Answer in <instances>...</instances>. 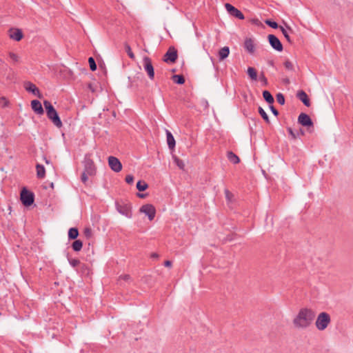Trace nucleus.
Listing matches in <instances>:
<instances>
[{"label":"nucleus","instance_id":"3","mask_svg":"<svg viewBox=\"0 0 353 353\" xmlns=\"http://www.w3.org/2000/svg\"><path fill=\"white\" fill-rule=\"evenodd\" d=\"M330 316L327 312H321L316 320V327L319 330H325L330 323Z\"/></svg>","mask_w":353,"mask_h":353},{"label":"nucleus","instance_id":"4","mask_svg":"<svg viewBox=\"0 0 353 353\" xmlns=\"http://www.w3.org/2000/svg\"><path fill=\"white\" fill-rule=\"evenodd\" d=\"M21 201L23 205L25 206L31 205L34 201V194L28 190L26 188H23L20 194Z\"/></svg>","mask_w":353,"mask_h":353},{"label":"nucleus","instance_id":"50","mask_svg":"<svg viewBox=\"0 0 353 353\" xmlns=\"http://www.w3.org/2000/svg\"><path fill=\"white\" fill-rule=\"evenodd\" d=\"M150 257L152 259H158L159 254L157 253L153 252L151 254Z\"/></svg>","mask_w":353,"mask_h":353},{"label":"nucleus","instance_id":"17","mask_svg":"<svg viewBox=\"0 0 353 353\" xmlns=\"http://www.w3.org/2000/svg\"><path fill=\"white\" fill-rule=\"evenodd\" d=\"M244 47L249 53L252 54L254 52V43L251 38L245 39Z\"/></svg>","mask_w":353,"mask_h":353},{"label":"nucleus","instance_id":"14","mask_svg":"<svg viewBox=\"0 0 353 353\" xmlns=\"http://www.w3.org/2000/svg\"><path fill=\"white\" fill-rule=\"evenodd\" d=\"M24 87L28 92L32 93L34 95L37 96L39 99H41L43 97L39 90L30 81H26L24 83Z\"/></svg>","mask_w":353,"mask_h":353},{"label":"nucleus","instance_id":"32","mask_svg":"<svg viewBox=\"0 0 353 353\" xmlns=\"http://www.w3.org/2000/svg\"><path fill=\"white\" fill-rule=\"evenodd\" d=\"M124 47H125V52H127L129 57L132 59H134L135 56H134V53L132 52L130 45L128 43H125Z\"/></svg>","mask_w":353,"mask_h":353},{"label":"nucleus","instance_id":"18","mask_svg":"<svg viewBox=\"0 0 353 353\" xmlns=\"http://www.w3.org/2000/svg\"><path fill=\"white\" fill-rule=\"evenodd\" d=\"M285 27L286 28H284L281 26H279V29L281 30V31L282 32L283 36L285 37V38L286 39V40L288 41V42H289L290 43H292V41L291 40V38L289 35V32H292V28L288 26V25H285Z\"/></svg>","mask_w":353,"mask_h":353},{"label":"nucleus","instance_id":"23","mask_svg":"<svg viewBox=\"0 0 353 353\" xmlns=\"http://www.w3.org/2000/svg\"><path fill=\"white\" fill-rule=\"evenodd\" d=\"M36 169H37V176L39 179L44 178L45 175H46V170H45V168L43 167V165L38 163L36 165Z\"/></svg>","mask_w":353,"mask_h":353},{"label":"nucleus","instance_id":"31","mask_svg":"<svg viewBox=\"0 0 353 353\" xmlns=\"http://www.w3.org/2000/svg\"><path fill=\"white\" fill-rule=\"evenodd\" d=\"M173 159H174V161L175 162V163L176 164V165L181 170H184V168H185V163H184V162L181 159H180L179 157H177L175 155L173 156Z\"/></svg>","mask_w":353,"mask_h":353},{"label":"nucleus","instance_id":"41","mask_svg":"<svg viewBox=\"0 0 353 353\" xmlns=\"http://www.w3.org/2000/svg\"><path fill=\"white\" fill-rule=\"evenodd\" d=\"M260 81L262 82L263 85L264 86H266L268 85V79L265 77L264 73L261 72L259 77Z\"/></svg>","mask_w":353,"mask_h":353},{"label":"nucleus","instance_id":"45","mask_svg":"<svg viewBox=\"0 0 353 353\" xmlns=\"http://www.w3.org/2000/svg\"><path fill=\"white\" fill-rule=\"evenodd\" d=\"M125 180L127 183H129V184L132 183L134 181V176L132 174H128L125 176Z\"/></svg>","mask_w":353,"mask_h":353},{"label":"nucleus","instance_id":"44","mask_svg":"<svg viewBox=\"0 0 353 353\" xmlns=\"http://www.w3.org/2000/svg\"><path fill=\"white\" fill-rule=\"evenodd\" d=\"M88 174L86 172H83L81 176V180L84 183L86 184L88 180Z\"/></svg>","mask_w":353,"mask_h":353},{"label":"nucleus","instance_id":"53","mask_svg":"<svg viewBox=\"0 0 353 353\" xmlns=\"http://www.w3.org/2000/svg\"><path fill=\"white\" fill-rule=\"evenodd\" d=\"M285 82L286 83H290V81H289V79H285Z\"/></svg>","mask_w":353,"mask_h":353},{"label":"nucleus","instance_id":"54","mask_svg":"<svg viewBox=\"0 0 353 353\" xmlns=\"http://www.w3.org/2000/svg\"><path fill=\"white\" fill-rule=\"evenodd\" d=\"M45 160H46V163H49V161H48V159H46L45 158Z\"/></svg>","mask_w":353,"mask_h":353},{"label":"nucleus","instance_id":"5","mask_svg":"<svg viewBox=\"0 0 353 353\" xmlns=\"http://www.w3.org/2000/svg\"><path fill=\"white\" fill-rule=\"evenodd\" d=\"M298 123L302 126L307 127L310 132L313 131L314 123L308 114L303 112L301 113L298 117Z\"/></svg>","mask_w":353,"mask_h":353},{"label":"nucleus","instance_id":"21","mask_svg":"<svg viewBox=\"0 0 353 353\" xmlns=\"http://www.w3.org/2000/svg\"><path fill=\"white\" fill-rule=\"evenodd\" d=\"M10 37L11 39L17 41H19L23 38V32L19 29H15L10 33Z\"/></svg>","mask_w":353,"mask_h":353},{"label":"nucleus","instance_id":"25","mask_svg":"<svg viewBox=\"0 0 353 353\" xmlns=\"http://www.w3.org/2000/svg\"><path fill=\"white\" fill-rule=\"evenodd\" d=\"M263 97L267 103H268L270 104H272L274 103V98L269 91L264 90L263 92Z\"/></svg>","mask_w":353,"mask_h":353},{"label":"nucleus","instance_id":"9","mask_svg":"<svg viewBox=\"0 0 353 353\" xmlns=\"http://www.w3.org/2000/svg\"><path fill=\"white\" fill-rule=\"evenodd\" d=\"M144 70L147 72L149 78L153 80L154 78V70L152 64L151 59L148 57H145L143 59Z\"/></svg>","mask_w":353,"mask_h":353},{"label":"nucleus","instance_id":"19","mask_svg":"<svg viewBox=\"0 0 353 353\" xmlns=\"http://www.w3.org/2000/svg\"><path fill=\"white\" fill-rule=\"evenodd\" d=\"M167 143L168 148L173 150L175 148L176 142L172 133L169 130H166Z\"/></svg>","mask_w":353,"mask_h":353},{"label":"nucleus","instance_id":"27","mask_svg":"<svg viewBox=\"0 0 353 353\" xmlns=\"http://www.w3.org/2000/svg\"><path fill=\"white\" fill-rule=\"evenodd\" d=\"M123 281L126 283H130L132 281V279L130 275L129 274H123L119 276L118 279V283L120 285H123Z\"/></svg>","mask_w":353,"mask_h":353},{"label":"nucleus","instance_id":"52","mask_svg":"<svg viewBox=\"0 0 353 353\" xmlns=\"http://www.w3.org/2000/svg\"><path fill=\"white\" fill-rule=\"evenodd\" d=\"M137 196L139 197V198H145L146 194H143V193H137Z\"/></svg>","mask_w":353,"mask_h":353},{"label":"nucleus","instance_id":"55","mask_svg":"<svg viewBox=\"0 0 353 353\" xmlns=\"http://www.w3.org/2000/svg\"><path fill=\"white\" fill-rule=\"evenodd\" d=\"M54 336H55V334H53L52 336V338H54Z\"/></svg>","mask_w":353,"mask_h":353},{"label":"nucleus","instance_id":"40","mask_svg":"<svg viewBox=\"0 0 353 353\" xmlns=\"http://www.w3.org/2000/svg\"><path fill=\"white\" fill-rule=\"evenodd\" d=\"M284 66L286 69L289 70H294V66L291 61L287 60L284 63Z\"/></svg>","mask_w":353,"mask_h":353},{"label":"nucleus","instance_id":"13","mask_svg":"<svg viewBox=\"0 0 353 353\" xmlns=\"http://www.w3.org/2000/svg\"><path fill=\"white\" fill-rule=\"evenodd\" d=\"M108 164L110 168L116 172H119L122 170V165L117 157L112 156L109 157Z\"/></svg>","mask_w":353,"mask_h":353},{"label":"nucleus","instance_id":"38","mask_svg":"<svg viewBox=\"0 0 353 353\" xmlns=\"http://www.w3.org/2000/svg\"><path fill=\"white\" fill-rule=\"evenodd\" d=\"M287 130H288V132H289L290 135L291 136L292 139H293V140L296 139V138H297V137H298V134H296L293 131V130L292 129V128H290V127L287 128Z\"/></svg>","mask_w":353,"mask_h":353},{"label":"nucleus","instance_id":"15","mask_svg":"<svg viewBox=\"0 0 353 353\" xmlns=\"http://www.w3.org/2000/svg\"><path fill=\"white\" fill-rule=\"evenodd\" d=\"M296 97L303 102V103L307 106L310 107L311 105L310 100L306 94V92L303 90H299L296 93Z\"/></svg>","mask_w":353,"mask_h":353},{"label":"nucleus","instance_id":"34","mask_svg":"<svg viewBox=\"0 0 353 353\" xmlns=\"http://www.w3.org/2000/svg\"><path fill=\"white\" fill-rule=\"evenodd\" d=\"M88 63L90 65V68L92 71H95L97 70V64L95 63L94 59L93 57H89Z\"/></svg>","mask_w":353,"mask_h":353},{"label":"nucleus","instance_id":"36","mask_svg":"<svg viewBox=\"0 0 353 353\" xmlns=\"http://www.w3.org/2000/svg\"><path fill=\"white\" fill-rule=\"evenodd\" d=\"M277 102L283 105L285 103V97L282 93H278L276 96Z\"/></svg>","mask_w":353,"mask_h":353},{"label":"nucleus","instance_id":"51","mask_svg":"<svg viewBox=\"0 0 353 353\" xmlns=\"http://www.w3.org/2000/svg\"><path fill=\"white\" fill-rule=\"evenodd\" d=\"M296 134H298V136H299V134H300V135L303 136V135L305 134V132H304V130H303L300 129V130H299V132Z\"/></svg>","mask_w":353,"mask_h":353},{"label":"nucleus","instance_id":"43","mask_svg":"<svg viewBox=\"0 0 353 353\" xmlns=\"http://www.w3.org/2000/svg\"><path fill=\"white\" fill-rule=\"evenodd\" d=\"M84 235L88 238H90L92 236V230L90 228H85L83 230Z\"/></svg>","mask_w":353,"mask_h":353},{"label":"nucleus","instance_id":"24","mask_svg":"<svg viewBox=\"0 0 353 353\" xmlns=\"http://www.w3.org/2000/svg\"><path fill=\"white\" fill-rule=\"evenodd\" d=\"M79 236V231L77 228H71L68 231L69 239H76Z\"/></svg>","mask_w":353,"mask_h":353},{"label":"nucleus","instance_id":"30","mask_svg":"<svg viewBox=\"0 0 353 353\" xmlns=\"http://www.w3.org/2000/svg\"><path fill=\"white\" fill-rule=\"evenodd\" d=\"M148 187V184L144 181H139L137 183V188L140 192L145 191Z\"/></svg>","mask_w":353,"mask_h":353},{"label":"nucleus","instance_id":"26","mask_svg":"<svg viewBox=\"0 0 353 353\" xmlns=\"http://www.w3.org/2000/svg\"><path fill=\"white\" fill-rule=\"evenodd\" d=\"M83 242L78 239L75 240L72 244V248L74 252H79L82 249Z\"/></svg>","mask_w":353,"mask_h":353},{"label":"nucleus","instance_id":"49","mask_svg":"<svg viewBox=\"0 0 353 353\" xmlns=\"http://www.w3.org/2000/svg\"><path fill=\"white\" fill-rule=\"evenodd\" d=\"M164 265L166 267H171L172 266V262L170 261H165L164 262Z\"/></svg>","mask_w":353,"mask_h":353},{"label":"nucleus","instance_id":"16","mask_svg":"<svg viewBox=\"0 0 353 353\" xmlns=\"http://www.w3.org/2000/svg\"><path fill=\"white\" fill-rule=\"evenodd\" d=\"M31 107L33 111L37 114H43L44 113L42 105L38 100H32L31 101Z\"/></svg>","mask_w":353,"mask_h":353},{"label":"nucleus","instance_id":"20","mask_svg":"<svg viewBox=\"0 0 353 353\" xmlns=\"http://www.w3.org/2000/svg\"><path fill=\"white\" fill-rule=\"evenodd\" d=\"M230 54V48L228 46H225L221 48L218 52L219 61H223L226 59Z\"/></svg>","mask_w":353,"mask_h":353},{"label":"nucleus","instance_id":"12","mask_svg":"<svg viewBox=\"0 0 353 353\" xmlns=\"http://www.w3.org/2000/svg\"><path fill=\"white\" fill-rule=\"evenodd\" d=\"M225 8L226 10L228 11V12L231 16L236 17L239 19H244L245 17H244L243 14L239 10H238L234 6H233L232 5L227 3L225 4Z\"/></svg>","mask_w":353,"mask_h":353},{"label":"nucleus","instance_id":"37","mask_svg":"<svg viewBox=\"0 0 353 353\" xmlns=\"http://www.w3.org/2000/svg\"><path fill=\"white\" fill-rule=\"evenodd\" d=\"M9 57L11 59V60L13 61V63H17L19 61V56L14 52H10Z\"/></svg>","mask_w":353,"mask_h":353},{"label":"nucleus","instance_id":"47","mask_svg":"<svg viewBox=\"0 0 353 353\" xmlns=\"http://www.w3.org/2000/svg\"><path fill=\"white\" fill-rule=\"evenodd\" d=\"M270 108L272 112L274 114V115H275V116L279 115V111L273 105H270Z\"/></svg>","mask_w":353,"mask_h":353},{"label":"nucleus","instance_id":"46","mask_svg":"<svg viewBox=\"0 0 353 353\" xmlns=\"http://www.w3.org/2000/svg\"><path fill=\"white\" fill-rule=\"evenodd\" d=\"M225 194L226 199L228 201H230L232 197L233 196V194L228 190H225Z\"/></svg>","mask_w":353,"mask_h":353},{"label":"nucleus","instance_id":"28","mask_svg":"<svg viewBox=\"0 0 353 353\" xmlns=\"http://www.w3.org/2000/svg\"><path fill=\"white\" fill-rule=\"evenodd\" d=\"M174 82L179 85H182L185 83V78L181 74H174L172 77Z\"/></svg>","mask_w":353,"mask_h":353},{"label":"nucleus","instance_id":"42","mask_svg":"<svg viewBox=\"0 0 353 353\" xmlns=\"http://www.w3.org/2000/svg\"><path fill=\"white\" fill-rule=\"evenodd\" d=\"M0 104H1V107L5 108V107L8 106V101L7 100V99L6 97H1L0 98Z\"/></svg>","mask_w":353,"mask_h":353},{"label":"nucleus","instance_id":"29","mask_svg":"<svg viewBox=\"0 0 353 353\" xmlns=\"http://www.w3.org/2000/svg\"><path fill=\"white\" fill-rule=\"evenodd\" d=\"M247 73L252 80L256 81L257 79V73L254 68L249 67Z\"/></svg>","mask_w":353,"mask_h":353},{"label":"nucleus","instance_id":"22","mask_svg":"<svg viewBox=\"0 0 353 353\" xmlns=\"http://www.w3.org/2000/svg\"><path fill=\"white\" fill-rule=\"evenodd\" d=\"M227 157L228 160L234 164H237L240 162V159L239 157L232 151H228L227 152Z\"/></svg>","mask_w":353,"mask_h":353},{"label":"nucleus","instance_id":"39","mask_svg":"<svg viewBox=\"0 0 353 353\" xmlns=\"http://www.w3.org/2000/svg\"><path fill=\"white\" fill-rule=\"evenodd\" d=\"M69 263L73 268H75L80 264V261L77 259H70Z\"/></svg>","mask_w":353,"mask_h":353},{"label":"nucleus","instance_id":"7","mask_svg":"<svg viewBox=\"0 0 353 353\" xmlns=\"http://www.w3.org/2000/svg\"><path fill=\"white\" fill-rule=\"evenodd\" d=\"M178 58L176 49L174 46L169 47L168 51L164 54L163 60L168 63H174Z\"/></svg>","mask_w":353,"mask_h":353},{"label":"nucleus","instance_id":"2","mask_svg":"<svg viewBox=\"0 0 353 353\" xmlns=\"http://www.w3.org/2000/svg\"><path fill=\"white\" fill-rule=\"evenodd\" d=\"M43 105L46 110L48 118L53 123L55 126L59 128H61L63 125L62 122L57 110L54 109L52 103L50 101L45 100L43 101Z\"/></svg>","mask_w":353,"mask_h":353},{"label":"nucleus","instance_id":"1","mask_svg":"<svg viewBox=\"0 0 353 353\" xmlns=\"http://www.w3.org/2000/svg\"><path fill=\"white\" fill-rule=\"evenodd\" d=\"M314 318L315 312L312 309L303 307L293 319V324L296 328L306 329L312 323Z\"/></svg>","mask_w":353,"mask_h":353},{"label":"nucleus","instance_id":"6","mask_svg":"<svg viewBox=\"0 0 353 353\" xmlns=\"http://www.w3.org/2000/svg\"><path fill=\"white\" fill-rule=\"evenodd\" d=\"M84 172L88 174L89 176H92L96 174L97 168L94 163V161L86 155L83 161Z\"/></svg>","mask_w":353,"mask_h":353},{"label":"nucleus","instance_id":"48","mask_svg":"<svg viewBox=\"0 0 353 353\" xmlns=\"http://www.w3.org/2000/svg\"><path fill=\"white\" fill-rule=\"evenodd\" d=\"M88 88H89V90L92 92H95V89L93 87L92 84V83H89L88 85Z\"/></svg>","mask_w":353,"mask_h":353},{"label":"nucleus","instance_id":"10","mask_svg":"<svg viewBox=\"0 0 353 353\" xmlns=\"http://www.w3.org/2000/svg\"><path fill=\"white\" fill-rule=\"evenodd\" d=\"M139 211L140 212L144 213L147 215L150 221L154 219L156 214L155 208L152 204H145L142 205Z\"/></svg>","mask_w":353,"mask_h":353},{"label":"nucleus","instance_id":"35","mask_svg":"<svg viewBox=\"0 0 353 353\" xmlns=\"http://www.w3.org/2000/svg\"><path fill=\"white\" fill-rule=\"evenodd\" d=\"M265 24H267L268 26L274 28V29H276V28H279V26L278 25V23L275 21H271L270 19H266L265 21Z\"/></svg>","mask_w":353,"mask_h":353},{"label":"nucleus","instance_id":"11","mask_svg":"<svg viewBox=\"0 0 353 353\" xmlns=\"http://www.w3.org/2000/svg\"><path fill=\"white\" fill-rule=\"evenodd\" d=\"M270 45L273 49L278 52H281L283 49V45L280 40L274 34H269L268 36Z\"/></svg>","mask_w":353,"mask_h":353},{"label":"nucleus","instance_id":"33","mask_svg":"<svg viewBox=\"0 0 353 353\" xmlns=\"http://www.w3.org/2000/svg\"><path fill=\"white\" fill-rule=\"evenodd\" d=\"M258 110H259V113L262 117V118L265 120V121L268 123H270V119H269L268 115L265 112V110L261 107H259Z\"/></svg>","mask_w":353,"mask_h":353},{"label":"nucleus","instance_id":"8","mask_svg":"<svg viewBox=\"0 0 353 353\" xmlns=\"http://www.w3.org/2000/svg\"><path fill=\"white\" fill-rule=\"evenodd\" d=\"M117 211L128 218L132 217V206L130 203H116Z\"/></svg>","mask_w":353,"mask_h":353}]
</instances>
